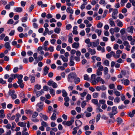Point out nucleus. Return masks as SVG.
Listing matches in <instances>:
<instances>
[{
    "label": "nucleus",
    "instance_id": "obj_1",
    "mask_svg": "<svg viewBox=\"0 0 135 135\" xmlns=\"http://www.w3.org/2000/svg\"><path fill=\"white\" fill-rule=\"evenodd\" d=\"M76 75L75 73L72 72L68 74L67 78L68 81L71 83L72 82L73 79H74L76 77Z\"/></svg>",
    "mask_w": 135,
    "mask_h": 135
},
{
    "label": "nucleus",
    "instance_id": "obj_2",
    "mask_svg": "<svg viewBox=\"0 0 135 135\" xmlns=\"http://www.w3.org/2000/svg\"><path fill=\"white\" fill-rule=\"evenodd\" d=\"M117 109L116 106H113L112 108V112L108 113L110 118H113V116L118 113Z\"/></svg>",
    "mask_w": 135,
    "mask_h": 135
},
{
    "label": "nucleus",
    "instance_id": "obj_3",
    "mask_svg": "<svg viewBox=\"0 0 135 135\" xmlns=\"http://www.w3.org/2000/svg\"><path fill=\"white\" fill-rule=\"evenodd\" d=\"M74 120L73 119H71V120L69 121H64L62 122V124L64 125H66L68 126H71L74 122Z\"/></svg>",
    "mask_w": 135,
    "mask_h": 135
},
{
    "label": "nucleus",
    "instance_id": "obj_4",
    "mask_svg": "<svg viewBox=\"0 0 135 135\" xmlns=\"http://www.w3.org/2000/svg\"><path fill=\"white\" fill-rule=\"evenodd\" d=\"M118 13V12L117 9H114V11L112 15V17L114 19H116L118 17L117 14Z\"/></svg>",
    "mask_w": 135,
    "mask_h": 135
},
{
    "label": "nucleus",
    "instance_id": "obj_5",
    "mask_svg": "<svg viewBox=\"0 0 135 135\" xmlns=\"http://www.w3.org/2000/svg\"><path fill=\"white\" fill-rule=\"evenodd\" d=\"M37 105L39 107L37 108L36 110L38 112H40L43 109L44 105L43 103L41 102L38 103Z\"/></svg>",
    "mask_w": 135,
    "mask_h": 135
},
{
    "label": "nucleus",
    "instance_id": "obj_6",
    "mask_svg": "<svg viewBox=\"0 0 135 135\" xmlns=\"http://www.w3.org/2000/svg\"><path fill=\"white\" fill-rule=\"evenodd\" d=\"M41 86L40 85L37 84L34 87V90L33 91L34 93H35L37 90H39L41 88Z\"/></svg>",
    "mask_w": 135,
    "mask_h": 135
},
{
    "label": "nucleus",
    "instance_id": "obj_7",
    "mask_svg": "<svg viewBox=\"0 0 135 135\" xmlns=\"http://www.w3.org/2000/svg\"><path fill=\"white\" fill-rule=\"evenodd\" d=\"M121 81L122 83H123L125 85H128L129 84V80L127 79L124 80V79H123L121 80Z\"/></svg>",
    "mask_w": 135,
    "mask_h": 135
},
{
    "label": "nucleus",
    "instance_id": "obj_8",
    "mask_svg": "<svg viewBox=\"0 0 135 135\" xmlns=\"http://www.w3.org/2000/svg\"><path fill=\"white\" fill-rule=\"evenodd\" d=\"M127 114L129 117L131 118L133 117L134 116V115L135 114V110H133L132 111V112H128V113Z\"/></svg>",
    "mask_w": 135,
    "mask_h": 135
},
{
    "label": "nucleus",
    "instance_id": "obj_9",
    "mask_svg": "<svg viewBox=\"0 0 135 135\" xmlns=\"http://www.w3.org/2000/svg\"><path fill=\"white\" fill-rule=\"evenodd\" d=\"M87 49L88 50V52L91 55H94L96 53V51L94 49L93 50L90 48H88Z\"/></svg>",
    "mask_w": 135,
    "mask_h": 135
},
{
    "label": "nucleus",
    "instance_id": "obj_10",
    "mask_svg": "<svg viewBox=\"0 0 135 135\" xmlns=\"http://www.w3.org/2000/svg\"><path fill=\"white\" fill-rule=\"evenodd\" d=\"M75 123L77 127L81 126L82 124V122L79 120H76L75 121Z\"/></svg>",
    "mask_w": 135,
    "mask_h": 135
},
{
    "label": "nucleus",
    "instance_id": "obj_11",
    "mask_svg": "<svg viewBox=\"0 0 135 135\" xmlns=\"http://www.w3.org/2000/svg\"><path fill=\"white\" fill-rule=\"evenodd\" d=\"M79 42H74L72 45V47L73 48H78L79 46Z\"/></svg>",
    "mask_w": 135,
    "mask_h": 135
},
{
    "label": "nucleus",
    "instance_id": "obj_12",
    "mask_svg": "<svg viewBox=\"0 0 135 135\" xmlns=\"http://www.w3.org/2000/svg\"><path fill=\"white\" fill-rule=\"evenodd\" d=\"M28 15L27 13H26L23 17L21 18V20L23 22H26L28 19L27 16Z\"/></svg>",
    "mask_w": 135,
    "mask_h": 135
},
{
    "label": "nucleus",
    "instance_id": "obj_13",
    "mask_svg": "<svg viewBox=\"0 0 135 135\" xmlns=\"http://www.w3.org/2000/svg\"><path fill=\"white\" fill-rule=\"evenodd\" d=\"M23 80H18L17 83L19 85L20 87L21 88H23L24 87V84L23 83Z\"/></svg>",
    "mask_w": 135,
    "mask_h": 135
},
{
    "label": "nucleus",
    "instance_id": "obj_14",
    "mask_svg": "<svg viewBox=\"0 0 135 135\" xmlns=\"http://www.w3.org/2000/svg\"><path fill=\"white\" fill-rule=\"evenodd\" d=\"M110 118L112 119H109L108 120V121H107L106 122L107 123L109 124H110L111 123H114L116 121L115 120V118L113 116V118Z\"/></svg>",
    "mask_w": 135,
    "mask_h": 135
},
{
    "label": "nucleus",
    "instance_id": "obj_15",
    "mask_svg": "<svg viewBox=\"0 0 135 135\" xmlns=\"http://www.w3.org/2000/svg\"><path fill=\"white\" fill-rule=\"evenodd\" d=\"M49 69V68L47 67V66H45L44 68V74L45 75H46L48 73V70Z\"/></svg>",
    "mask_w": 135,
    "mask_h": 135
},
{
    "label": "nucleus",
    "instance_id": "obj_16",
    "mask_svg": "<svg viewBox=\"0 0 135 135\" xmlns=\"http://www.w3.org/2000/svg\"><path fill=\"white\" fill-rule=\"evenodd\" d=\"M60 57L62 59L64 62H66L68 61V58L65 57L64 55H61L60 56Z\"/></svg>",
    "mask_w": 135,
    "mask_h": 135
},
{
    "label": "nucleus",
    "instance_id": "obj_17",
    "mask_svg": "<svg viewBox=\"0 0 135 135\" xmlns=\"http://www.w3.org/2000/svg\"><path fill=\"white\" fill-rule=\"evenodd\" d=\"M4 47L6 48L8 50H11V46H10L9 43L8 42H5L4 44Z\"/></svg>",
    "mask_w": 135,
    "mask_h": 135
},
{
    "label": "nucleus",
    "instance_id": "obj_18",
    "mask_svg": "<svg viewBox=\"0 0 135 135\" xmlns=\"http://www.w3.org/2000/svg\"><path fill=\"white\" fill-rule=\"evenodd\" d=\"M134 28L133 26H131L128 27L127 28V30L128 32L129 33H132L133 32Z\"/></svg>",
    "mask_w": 135,
    "mask_h": 135
},
{
    "label": "nucleus",
    "instance_id": "obj_19",
    "mask_svg": "<svg viewBox=\"0 0 135 135\" xmlns=\"http://www.w3.org/2000/svg\"><path fill=\"white\" fill-rule=\"evenodd\" d=\"M66 11L67 13L71 14H73L74 12V10L71 9V8L70 7H68Z\"/></svg>",
    "mask_w": 135,
    "mask_h": 135
},
{
    "label": "nucleus",
    "instance_id": "obj_20",
    "mask_svg": "<svg viewBox=\"0 0 135 135\" xmlns=\"http://www.w3.org/2000/svg\"><path fill=\"white\" fill-rule=\"evenodd\" d=\"M14 10L15 12H20L22 11V9L20 7H16L14 9Z\"/></svg>",
    "mask_w": 135,
    "mask_h": 135
},
{
    "label": "nucleus",
    "instance_id": "obj_21",
    "mask_svg": "<svg viewBox=\"0 0 135 135\" xmlns=\"http://www.w3.org/2000/svg\"><path fill=\"white\" fill-rule=\"evenodd\" d=\"M74 80V83L75 84H78L80 82V78L79 77H77V76L76 77Z\"/></svg>",
    "mask_w": 135,
    "mask_h": 135
},
{
    "label": "nucleus",
    "instance_id": "obj_22",
    "mask_svg": "<svg viewBox=\"0 0 135 135\" xmlns=\"http://www.w3.org/2000/svg\"><path fill=\"white\" fill-rule=\"evenodd\" d=\"M29 78H30L31 81L32 83H33L35 82V78L34 76L31 75H29Z\"/></svg>",
    "mask_w": 135,
    "mask_h": 135
},
{
    "label": "nucleus",
    "instance_id": "obj_23",
    "mask_svg": "<svg viewBox=\"0 0 135 135\" xmlns=\"http://www.w3.org/2000/svg\"><path fill=\"white\" fill-rule=\"evenodd\" d=\"M18 126H20L21 127H25L26 126V123H24L22 122H19L18 123Z\"/></svg>",
    "mask_w": 135,
    "mask_h": 135
},
{
    "label": "nucleus",
    "instance_id": "obj_24",
    "mask_svg": "<svg viewBox=\"0 0 135 135\" xmlns=\"http://www.w3.org/2000/svg\"><path fill=\"white\" fill-rule=\"evenodd\" d=\"M56 114L55 113H53L52 116L50 117L51 119L52 120H55L56 119Z\"/></svg>",
    "mask_w": 135,
    "mask_h": 135
},
{
    "label": "nucleus",
    "instance_id": "obj_25",
    "mask_svg": "<svg viewBox=\"0 0 135 135\" xmlns=\"http://www.w3.org/2000/svg\"><path fill=\"white\" fill-rule=\"evenodd\" d=\"M62 96L64 97H66L68 95V93L64 89H62Z\"/></svg>",
    "mask_w": 135,
    "mask_h": 135
},
{
    "label": "nucleus",
    "instance_id": "obj_26",
    "mask_svg": "<svg viewBox=\"0 0 135 135\" xmlns=\"http://www.w3.org/2000/svg\"><path fill=\"white\" fill-rule=\"evenodd\" d=\"M109 21H110L109 23L112 26H115L114 22L112 20V18L110 19Z\"/></svg>",
    "mask_w": 135,
    "mask_h": 135
},
{
    "label": "nucleus",
    "instance_id": "obj_27",
    "mask_svg": "<svg viewBox=\"0 0 135 135\" xmlns=\"http://www.w3.org/2000/svg\"><path fill=\"white\" fill-rule=\"evenodd\" d=\"M79 128L75 127L73 129V131L72 132V133L73 135L76 134L77 132V130Z\"/></svg>",
    "mask_w": 135,
    "mask_h": 135
},
{
    "label": "nucleus",
    "instance_id": "obj_28",
    "mask_svg": "<svg viewBox=\"0 0 135 135\" xmlns=\"http://www.w3.org/2000/svg\"><path fill=\"white\" fill-rule=\"evenodd\" d=\"M95 33H97L98 36H100L102 33V30H100L96 29L95 30Z\"/></svg>",
    "mask_w": 135,
    "mask_h": 135
},
{
    "label": "nucleus",
    "instance_id": "obj_29",
    "mask_svg": "<svg viewBox=\"0 0 135 135\" xmlns=\"http://www.w3.org/2000/svg\"><path fill=\"white\" fill-rule=\"evenodd\" d=\"M54 31L55 33L58 34L60 32L61 30L59 28L56 27L54 29Z\"/></svg>",
    "mask_w": 135,
    "mask_h": 135
},
{
    "label": "nucleus",
    "instance_id": "obj_30",
    "mask_svg": "<svg viewBox=\"0 0 135 135\" xmlns=\"http://www.w3.org/2000/svg\"><path fill=\"white\" fill-rule=\"evenodd\" d=\"M120 101V99L119 97H116L115 98L114 100L115 103H119Z\"/></svg>",
    "mask_w": 135,
    "mask_h": 135
},
{
    "label": "nucleus",
    "instance_id": "obj_31",
    "mask_svg": "<svg viewBox=\"0 0 135 135\" xmlns=\"http://www.w3.org/2000/svg\"><path fill=\"white\" fill-rule=\"evenodd\" d=\"M92 102L95 105L97 104L98 103V100L97 99H92L91 100Z\"/></svg>",
    "mask_w": 135,
    "mask_h": 135
},
{
    "label": "nucleus",
    "instance_id": "obj_32",
    "mask_svg": "<svg viewBox=\"0 0 135 135\" xmlns=\"http://www.w3.org/2000/svg\"><path fill=\"white\" fill-rule=\"evenodd\" d=\"M117 121L119 124H121L123 120L121 118L118 117L117 118Z\"/></svg>",
    "mask_w": 135,
    "mask_h": 135
},
{
    "label": "nucleus",
    "instance_id": "obj_33",
    "mask_svg": "<svg viewBox=\"0 0 135 135\" xmlns=\"http://www.w3.org/2000/svg\"><path fill=\"white\" fill-rule=\"evenodd\" d=\"M115 86L113 84H110L109 86V88L110 89H113L115 88Z\"/></svg>",
    "mask_w": 135,
    "mask_h": 135
},
{
    "label": "nucleus",
    "instance_id": "obj_34",
    "mask_svg": "<svg viewBox=\"0 0 135 135\" xmlns=\"http://www.w3.org/2000/svg\"><path fill=\"white\" fill-rule=\"evenodd\" d=\"M50 93L51 94H52L53 95H55V91L54 89L51 88L50 89Z\"/></svg>",
    "mask_w": 135,
    "mask_h": 135
},
{
    "label": "nucleus",
    "instance_id": "obj_35",
    "mask_svg": "<svg viewBox=\"0 0 135 135\" xmlns=\"http://www.w3.org/2000/svg\"><path fill=\"white\" fill-rule=\"evenodd\" d=\"M86 101H84L82 102L81 107L82 108H84L85 106L86 105Z\"/></svg>",
    "mask_w": 135,
    "mask_h": 135
},
{
    "label": "nucleus",
    "instance_id": "obj_36",
    "mask_svg": "<svg viewBox=\"0 0 135 135\" xmlns=\"http://www.w3.org/2000/svg\"><path fill=\"white\" fill-rule=\"evenodd\" d=\"M41 125L42 126H43V127H46L48 126V124L47 123L44 121H42L41 122Z\"/></svg>",
    "mask_w": 135,
    "mask_h": 135
},
{
    "label": "nucleus",
    "instance_id": "obj_37",
    "mask_svg": "<svg viewBox=\"0 0 135 135\" xmlns=\"http://www.w3.org/2000/svg\"><path fill=\"white\" fill-rule=\"evenodd\" d=\"M43 59V57L42 56L40 55L37 57V60L36 61H37V62H38L39 61H41Z\"/></svg>",
    "mask_w": 135,
    "mask_h": 135
},
{
    "label": "nucleus",
    "instance_id": "obj_38",
    "mask_svg": "<svg viewBox=\"0 0 135 135\" xmlns=\"http://www.w3.org/2000/svg\"><path fill=\"white\" fill-rule=\"evenodd\" d=\"M108 70L107 67H105L104 70V74L106 75L108 74Z\"/></svg>",
    "mask_w": 135,
    "mask_h": 135
},
{
    "label": "nucleus",
    "instance_id": "obj_39",
    "mask_svg": "<svg viewBox=\"0 0 135 135\" xmlns=\"http://www.w3.org/2000/svg\"><path fill=\"white\" fill-rule=\"evenodd\" d=\"M96 110L97 113L102 112H103V110L99 107L97 108L96 109Z\"/></svg>",
    "mask_w": 135,
    "mask_h": 135
},
{
    "label": "nucleus",
    "instance_id": "obj_40",
    "mask_svg": "<svg viewBox=\"0 0 135 135\" xmlns=\"http://www.w3.org/2000/svg\"><path fill=\"white\" fill-rule=\"evenodd\" d=\"M98 95V93L96 92L94 93L93 94V98H97Z\"/></svg>",
    "mask_w": 135,
    "mask_h": 135
},
{
    "label": "nucleus",
    "instance_id": "obj_41",
    "mask_svg": "<svg viewBox=\"0 0 135 135\" xmlns=\"http://www.w3.org/2000/svg\"><path fill=\"white\" fill-rule=\"evenodd\" d=\"M103 63L106 66H108L109 65V62L108 60H106L104 61Z\"/></svg>",
    "mask_w": 135,
    "mask_h": 135
},
{
    "label": "nucleus",
    "instance_id": "obj_42",
    "mask_svg": "<svg viewBox=\"0 0 135 135\" xmlns=\"http://www.w3.org/2000/svg\"><path fill=\"white\" fill-rule=\"evenodd\" d=\"M38 115V113L36 112H35L32 115L33 118H36Z\"/></svg>",
    "mask_w": 135,
    "mask_h": 135
},
{
    "label": "nucleus",
    "instance_id": "obj_43",
    "mask_svg": "<svg viewBox=\"0 0 135 135\" xmlns=\"http://www.w3.org/2000/svg\"><path fill=\"white\" fill-rule=\"evenodd\" d=\"M125 28H123L120 31V32L122 35H123L125 33Z\"/></svg>",
    "mask_w": 135,
    "mask_h": 135
},
{
    "label": "nucleus",
    "instance_id": "obj_44",
    "mask_svg": "<svg viewBox=\"0 0 135 135\" xmlns=\"http://www.w3.org/2000/svg\"><path fill=\"white\" fill-rule=\"evenodd\" d=\"M101 117V115L100 113H99L97 115L96 122H97L100 119Z\"/></svg>",
    "mask_w": 135,
    "mask_h": 135
},
{
    "label": "nucleus",
    "instance_id": "obj_45",
    "mask_svg": "<svg viewBox=\"0 0 135 135\" xmlns=\"http://www.w3.org/2000/svg\"><path fill=\"white\" fill-rule=\"evenodd\" d=\"M34 7V6L33 4H32L29 8V12H31Z\"/></svg>",
    "mask_w": 135,
    "mask_h": 135
},
{
    "label": "nucleus",
    "instance_id": "obj_46",
    "mask_svg": "<svg viewBox=\"0 0 135 135\" xmlns=\"http://www.w3.org/2000/svg\"><path fill=\"white\" fill-rule=\"evenodd\" d=\"M114 94L117 97H118L120 95V93L118 91H115L114 92Z\"/></svg>",
    "mask_w": 135,
    "mask_h": 135
},
{
    "label": "nucleus",
    "instance_id": "obj_47",
    "mask_svg": "<svg viewBox=\"0 0 135 135\" xmlns=\"http://www.w3.org/2000/svg\"><path fill=\"white\" fill-rule=\"evenodd\" d=\"M128 0H121V4L122 6H123L124 5V3L127 2Z\"/></svg>",
    "mask_w": 135,
    "mask_h": 135
},
{
    "label": "nucleus",
    "instance_id": "obj_48",
    "mask_svg": "<svg viewBox=\"0 0 135 135\" xmlns=\"http://www.w3.org/2000/svg\"><path fill=\"white\" fill-rule=\"evenodd\" d=\"M1 83L2 84H5L6 83V81L4 80L2 78H0V84Z\"/></svg>",
    "mask_w": 135,
    "mask_h": 135
},
{
    "label": "nucleus",
    "instance_id": "obj_49",
    "mask_svg": "<svg viewBox=\"0 0 135 135\" xmlns=\"http://www.w3.org/2000/svg\"><path fill=\"white\" fill-rule=\"evenodd\" d=\"M99 102L100 104L103 105L105 104V100L104 99L100 100L99 101Z\"/></svg>",
    "mask_w": 135,
    "mask_h": 135
},
{
    "label": "nucleus",
    "instance_id": "obj_50",
    "mask_svg": "<svg viewBox=\"0 0 135 135\" xmlns=\"http://www.w3.org/2000/svg\"><path fill=\"white\" fill-rule=\"evenodd\" d=\"M15 91L14 90H12V91L10 90L8 92L9 95L15 94Z\"/></svg>",
    "mask_w": 135,
    "mask_h": 135
},
{
    "label": "nucleus",
    "instance_id": "obj_51",
    "mask_svg": "<svg viewBox=\"0 0 135 135\" xmlns=\"http://www.w3.org/2000/svg\"><path fill=\"white\" fill-rule=\"evenodd\" d=\"M52 86L54 88H56L57 87V84L55 82H53L52 83Z\"/></svg>",
    "mask_w": 135,
    "mask_h": 135
},
{
    "label": "nucleus",
    "instance_id": "obj_52",
    "mask_svg": "<svg viewBox=\"0 0 135 135\" xmlns=\"http://www.w3.org/2000/svg\"><path fill=\"white\" fill-rule=\"evenodd\" d=\"M84 79L85 80H89L88 76L86 74H85L84 76Z\"/></svg>",
    "mask_w": 135,
    "mask_h": 135
},
{
    "label": "nucleus",
    "instance_id": "obj_53",
    "mask_svg": "<svg viewBox=\"0 0 135 135\" xmlns=\"http://www.w3.org/2000/svg\"><path fill=\"white\" fill-rule=\"evenodd\" d=\"M17 30L19 32H22L23 30V29L21 27L19 26L17 28Z\"/></svg>",
    "mask_w": 135,
    "mask_h": 135
},
{
    "label": "nucleus",
    "instance_id": "obj_54",
    "mask_svg": "<svg viewBox=\"0 0 135 135\" xmlns=\"http://www.w3.org/2000/svg\"><path fill=\"white\" fill-rule=\"evenodd\" d=\"M108 93L110 95H112L113 94L114 91L111 90H108Z\"/></svg>",
    "mask_w": 135,
    "mask_h": 135
},
{
    "label": "nucleus",
    "instance_id": "obj_55",
    "mask_svg": "<svg viewBox=\"0 0 135 135\" xmlns=\"http://www.w3.org/2000/svg\"><path fill=\"white\" fill-rule=\"evenodd\" d=\"M13 23V21L12 19H10L7 22V23L10 24H12Z\"/></svg>",
    "mask_w": 135,
    "mask_h": 135
},
{
    "label": "nucleus",
    "instance_id": "obj_56",
    "mask_svg": "<svg viewBox=\"0 0 135 135\" xmlns=\"http://www.w3.org/2000/svg\"><path fill=\"white\" fill-rule=\"evenodd\" d=\"M103 24L102 23L100 22L97 25V27L98 28H101L103 26Z\"/></svg>",
    "mask_w": 135,
    "mask_h": 135
},
{
    "label": "nucleus",
    "instance_id": "obj_57",
    "mask_svg": "<svg viewBox=\"0 0 135 135\" xmlns=\"http://www.w3.org/2000/svg\"><path fill=\"white\" fill-rule=\"evenodd\" d=\"M17 78L18 80H22V79L23 77V75H20L18 76H17Z\"/></svg>",
    "mask_w": 135,
    "mask_h": 135
},
{
    "label": "nucleus",
    "instance_id": "obj_58",
    "mask_svg": "<svg viewBox=\"0 0 135 135\" xmlns=\"http://www.w3.org/2000/svg\"><path fill=\"white\" fill-rule=\"evenodd\" d=\"M72 27L71 25L70 24H68L66 27V29L67 30H69Z\"/></svg>",
    "mask_w": 135,
    "mask_h": 135
},
{
    "label": "nucleus",
    "instance_id": "obj_59",
    "mask_svg": "<svg viewBox=\"0 0 135 135\" xmlns=\"http://www.w3.org/2000/svg\"><path fill=\"white\" fill-rule=\"evenodd\" d=\"M107 104L109 105H113V102L109 100H108L107 101Z\"/></svg>",
    "mask_w": 135,
    "mask_h": 135
},
{
    "label": "nucleus",
    "instance_id": "obj_60",
    "mask_svg": "<svg viewBox=\"0 0 135 135\" xmlns=\"http://www.w3.org/2000/svg\"><path fill=\"white\" fill-rule=\"evenodd\" d=\"M75 64V63L73 60H70L69 62V65L70 66H74Z\"/></svg>",
    "mask_w": 135,
    "mask_h": 135
},
{
    "label": "nucleus",
    "instance_id": "obj_61",
    "mask_svg": "<svg viewBox=\"0 0 135 135\" xmlns=\"http://www.w3.org/2000/svg\"><path fill=\"white\" fill-rule=\"evenodd\" d=\"M101 97L102 98H103L104 99H106V95L105 93H103L102 94Z\"/></svg>",
    "mask_w": 135,
    "mask_h": 135
},
{
    "label": "nucleus",
    "instance_id": "obj_62",
    "mask_svg": "<svg viewBox=\"0 0 135 135\" xmlns=\"http://www.w3.org/2000/svg\"><path fill=\"white\" fill-rule=\"evenodd\" d=\"M123 23L120 21H119L117 23V26L119 27H121L123 26Z\"/></svg>",
    "mask_w": 135,
    "mask_h": 135
},
{
    "label": "nucleus",
    "instance_id": "obj_63",
    "mask_svg": "<svg viewBox=\"0 0 135 135\" xmlns=\"http://www.w3.org/2000/svg\"><path fill=\"white\" fill-rule=\"evenodd\" d=\"M33 25L34 28L37 29L38 28V25L36 23H33Z\"/></svg>",
    "mask_w": 135,
    "mask_h": 135
},
{
    "label": "nucleus",
    "instance_id": "obj_64",
    "mask_svg": "<svg viewBox=\"0 0 135 135\" xmlns=\"http://www.w3.org/2000/svg\"><path fill=\"white\" fill-rule=\"evenodd\" d=\"M130 2L132 3L133 6H135V0H129Z\"/></svg>",
    "mask_w": 135,
    "mask_h": 135
}]
</instances>
